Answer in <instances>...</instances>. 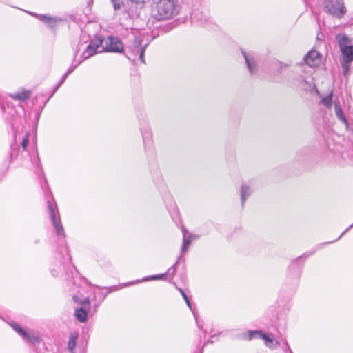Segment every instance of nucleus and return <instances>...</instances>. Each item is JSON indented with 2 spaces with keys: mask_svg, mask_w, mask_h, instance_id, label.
<instances>
[{
  "mask_svg": "<svg viewBox=\"0 0 353 353\" xmlns=\"http://www.w3.org/2000/svg\"><path fill=\"white\" fill-rule=\"evenodd\" d=\"M28 144V135L26 134V137L23 139L21 142V145L23 150H26L27 145Z\"/></svg>",
  "mask_w": 353,
  "mask_h": 353,
  "instance_id": "nucleus-34",
  "label": "nucleus"
},
{
  "mask_svg": "<svg viewBox=\"0 0 353 353\" xmlns=\"http://www.w3.org/2000/svg\"><path fill=\"white\" fill-rule=\"evenodd\" d=\"M166 276V274H157L150 276L149 278H146L144 280L148 281V280H157V279H164Z\"/></svg>",
  "mask_w": 353,
  "mask_h": 353,
  "instance_id": "nucleus-29",
  "label": "nucleus"
},
{
  "mask_svg": "<svg viewBox=\"0 0 353 353\" xmlns=\"http://www.w3.org/2000/svg\"><path fill=\"white\" fill-rule=\"evenodd\" d=\"M208 343H210V341H208V342H206L205 343H204V345H206V344H207Z\"/></svg>",
  "mask_w": 353,
  "mask_h": 353,
  "instance_id": "nucleus-43",
  "label": "nucleus"
},
{
  "mask_svg": "<svg viewBox=\"0 0 353 353\" xmlns=\"http://www.w3.org/2000/svg\"><path fill=\"white\" fill-rule=\"evenodd\" d=\"M299 85H301L305 90L312 92L313 90H315L316 92H318L312 79L308 81L305 79H303L301 80Z\"/></svg>",
  "mask_w": 353,
  "mask_h": 353,
  "instance_id": "nucleus-16",
  "label": "nucleus"
},
{
  "mask_svg": "<svg viewBox=\"0 0 353 353\" xmlns=\"http://www.w3.org/2000/svg\"><path fill=\"white\" fill-rule=\"evenodd\" d=\"M103 45V40L99 37L93 39L91 43L86 47V49L82 54L83 59H87L93 56L96 53L103 52L101 46Z\"/></svg>",
  "mask_w": 353,
  "mask_h": 353,
  "instance_id": "nucleus-9",
  "label": "nucleus"
},
{
  "mask_svg": "<svg viewBox=\"0 0 353 353\" xmlns=\"http://www.w3.org/2000/svg\"><path fill=\"white\" fill-rule=\"evenodd\" d=\"M285 345L286 347V353H293L286 341H285Z\"/></svg>",
  "mask_w": 353,
  "mask_h": 353,
  "instance_id": "nucleus-38",
  "label": "nucleus"
},
{
  "mask_svg": "<svg viewBox=\"0 0 353 353\" xmlns=\"http://www.w3.org/2000/svg\"><path fill=\"white\" fill-rule=\"evenodd\" d=\"M109 289L110 290L106 292V294L110 293L112 291L111 289H112L113 290H117V288L116 286H113V287L110 288Z\"/></svg>",
  "mask_w": 353,
  "mask_h": 353,
  "instance_id": "nucleus-42",
  "label": "nucleus"
},
{
  "mask_svg": "<svg viewBox=\"0 0 353 353\" xmlns=\"http://www.w3.org/2000/svg\"><path fill=\"white\" fill-rule=\"evenodd\" d=\"M306 64L310 67L318 66L321 62V54L315 50H311L305 57Z\"/></svg>",
  "mask_w": 353,
  "mask_h": 353,
  "instance_id": "nucleus-12",
  "label": "nucleus"
},
{
  "mask_svg": "<svg viewBox=\"0 0 353 353\" xmlns=\"http://www.w3.org/2000/svg\"><path fill=\"white\" fill-rule=\"evenodd\" d=\"M199 14H202V13L194 12L192 14L191 19L193 21H196L199 25H203L207 19L205 17L204 19L199 18Z\"/></svg>",
  "mask_w": 353,
  "mask_h": 353,
  "instance_id": "nucleus-25",
  "label": "nucleus"
},
{
  "mask_svg": "<svg viewBox=\"0 0 353 353\" xmlns=\"http://www.w3.org/2000/svg\"><path fill=\"white\" fill-rule=\"evenodd\" d=\"M28 13H29L30 14H31L32 16H34V17H37V19H38V16H39V15H40V14H37V13H34V12H28Z\"/></svg>",
  "mask_w": 353,
  "mask_h": 353,
  "instance_id": "nucleus-41",
  "label": "nucleus"
},
{
  "mask_svg": "<svg viewBox=\"0 0 353 353\" xmlns=\"http://www.w3.org/2000/svg\"><path fill=\"white\" fill-rule=\"evenodd\" d=\"M187 232H188L185 229L183 230V245H182L181 249V253H185L188 251L189 245H190L191 241H192L191 239L188 238L187 234H186Z\"/></svg>",
  "mask_w": 353,
  "mask_h": 353,
  "instance_id": "nucleus-19",
  "label": "nucleus"
},
{
  "mask_svg": "<svg viewBox=\"0 0 353 353\" xmlns=\"http://www.w3.org/2000/svg\"><path fill=\"white\" fill-rule=\"evenodd\" d=\"M78 336L77 334H71L69 338L68 348L70 352H72L77 345V340Z\"/></svg>",
  "mask_w": 353,
  "mask_h": 353,
  "instance_id": "nucleus-22",
  "label": "nucleus"
},
{
  "mask_svg": "<svg viewBox=\"0 0 353 353\" xmlns=\"http://www.w3.org/2000/svg\"><path fill=\"white\" fill-rule=\"evenodd\" d=\"M34 163L36 164L37 165V168H38V171L37 173L39 174V171L42 172H43V169H42V167L41 165V163H40V159L39 157H38V155L36 157V158L34 159Z\"/></svg>",
  "mask_w": 353,
  "mask_h": 353,
  "instance_id": "nucleus-30",
  "label": "nucleus"
},
{
  "mask_svg": "<svg viewBox=\"0 0 353 353\" xmlns=\"http://www.w3.org/2000/svg\"><path fill=\"white\" fill-rule=\"evenodd\" d=\"M38 19L51 28L55 27L57 22L61 21L59 18H53L46 14H40Z\"/></svg>",
  "mask_w": 353,
  "mask_h": 353,
  "instance_id": "nucleus-14",
  "label": "nucleus"
},
{
  "mask_svg": "<svg viewBox=\"0 0 353 353\" xmlns=\"http://www.w3.org/2000/svg\"><path fill=\"white\" fill-rule=\"evenodd\" d=\"M350 63V62H345L343 60L341 61V66L343 68L344 74H345L347 72V71L349 70Z\"/></svg>",
  "mask_w": 353,
  "mask_h": 353,
  "instance_id": "nucleus-31",
  "label": "nucleus"
},
{
  "mask_svg": "<svg viewBox=\"0 0 353 353\" xmlns=\"http://www.w3.org/2000/svg\"><path fill=\"white\" fill-rule=\"evenodd\" d=\"M352 228H353V223L352 225H350L336 239H335V240H334L332 241L324 243H323V245L332 243L333 242H335V241L339 240L343 235H344L350 229H351Z\"/></svg>",
  "mask_w": 353,
  "mask_h": 353,
  "instance_id": "nucleus-32",
  "label": "nucleus"
},
{
  "mask_svg": "<svg viewBox=\"0 0 353 353\" xmlns=\"http://www.w3.org/2000/svg\"><path fill=\"white\" fill-rule=\"evenodd\" d=\"M80 308L75 310L74 316L81 323L86 321L88 317V310L90 308V302L88 298H85L81 302Z\"/></svg>",
  "mask_w": 353,
  "mask_h": 353,
  "instance_id": "nucleus-10",
  "label": "nucleus"
},
{
  "mask_svg": "<svg viewBox=\"0 0 353 353\" xmlns=\"http://www.w3.org/2000/svg\"><path fill=\"white\" fill-rule=\"evenodd\" d=\"M200 353H202V352H200Z\"/></svg>",
  "mask_w": 353,
  "mask_h": 353,
  "instance_id": "nucleus-44",
  "label": "nucleus"
},
{
  "mask_svg": "<svg viewBox=\"0 0 353 353\" xmlns=\"http://www.w3.org/2000/svg\"><path fill=\"white\" fill-rule=\"evenodd\" d=\"M180 6L175 3L174 0H160L152 14L148 20V23H154V21L168 19L176 15L180 10Z\"/></svg>",
  "mask_w": 353,
  "mask_h": 353,
  "instance_id": "nucleus-1",
  "label": "nucleus"
},
{
  "mask_svg": "<svg viewBox=\"0 0 353 353\" xmlns=\"http://www.w3.org/2000/svg\"><path fill=\"white\" fill-rule=\"evenodd\" d=\"M23 338L25 340H26L29 342H31L33 344L39 343L41 341L39 336L30 334V333H28L27 332H26V336H23Z\"/></svg>",
  "mask_w": 353,
  "mask_h": 353,
  "instance_id": "nucleus-23",
  "label": "nucleus"
},
{
  "mask_svg": "<svg viewBox=\"0 0 353 353\" xmlns=\"http://www.w3.org/2000/svg\"><path fill=\"white\" fill-rule=\"evenodd\" d=\"M314 252H315V251H313L312 252L309 253V254L305 253V254H304L303 255H302V256H299V258H297L294 261H293V263H292V265H294L299 259H302V258L306 259V258H307L309 256H310L312 254H313Z\"/></svg>",
  "mask_w": 353,
  "mask_h": 353,
  "instance_id": "nucleus-36",
  "label": "nucleus"
},
{
  "mask_svg": "<svg viewBox=\"0 0 353 353\" xmlns=\"http://www.w3.org/2000/svg\"><path fill=\"white\" fill-rule=\"evenodd\" d=\"M30 97V91H23L21 92H17L15 94H11V97L14 99L24 101L26 99H29Z\"/></svg>",
  "mask_w": 353,
  "mask_h": 353,
  "instance_id": "nucleus-18",
  "label": "nucleus"
},
{
  "mask_svg": "<svg viewBox=\"0 0 353 353\" xmlns=\"http://www.w3.org/2000/svg\"><path fill=\"white\" fill-rule=\"evenodd\" d=\"M261 338L264 340L265 345L270 348L275 349L279 345V342L276 340H274V336L272 334H265L259 330L248 331L247 333L243 335V339L251 340L253 338Z\"/></svg>",
  "mask_w": 353,
  "mask_h": 353,
  "instance_id": "nucleus-5",
  "label": "nucleus"
},
{
  "mask_svg": "<svg viewBox=\"0 0 353 353\" xmlns=\"http://www.w3.org/2000/svg\"><path fill=\"white\" fill-rule=\"evenodd\" d=\"M121 0H111L112 3H113L114 10H119L122 5L120 4V1Z\"/></svg>",
  "mask_w": 353,
  "mask_h": 353,
  "instance_id": "nucleus-35",
  "label": "nucleus"
},
{
  "mask_svg": "<svg viewBox=\"0 0 353 353\" xmlns=\"http://www.w3.org/2000/svg\"><path fill=\"white\" fill-rule=\"evenodd\" d=\"M253 190L250 185L247 183H243L240 188L241 202L242 207L244 206L245 201L251 196Z\"/></svg>",
  "mask_w": 353,
  "mask_h": 353,
  "instance_id": "nucleus-13",
  "label": "nucleus"
},
{
  "mask_svg": "<svg viewBox=\"0 0 353 353\" xmlns=\"http://www.w3.org/2000/svg\"><path fill=\"white\" fill-rule=\"evenodd\" d=\"M148 45V42L143 43V35L141 33L139 35H132V38L129 39L125 48L126 57L132 61L140 60L141 63H145L144 54Z\"/></svg>",
  "mask_w": 353,
  "mask_h": 353,
  "instance_id": "nucleus-2",
  "label": "nucleus"
},
{
  "mask_svg": "<svg viewBox=\"0 0 353 353\" xmlns=\"http://www.w3.org/2000/svg\"><path fill=\"white\" fill-rule=\"evenodd\" d=\"M180 258L181 256H179L178 260L175 262V263L168 270L167 272L165 273L166 276H169L171 277H173L174 276L176 271V265L179 263Z\"/></svg>",
  "mask_w": 353,
  "mask_h": 353,
  "instance_id": "nucleus-26",
  "label": "nucleus"
},
{
  "mask_svg": "<svg viewBox=\"0 0 353 353\" xmlns=\"http://www.w3.org/2000/svg\"><path fill=\"white\" fill-rule=\"evenodd\" d=\"M120 4L122 5V6H121L119 10H114L116 12L125 13L130 19L138 16L139 6L138 1L121 0Z\"/></svg>",
  "mask_w": 353,
  "mask_h": 353,
  "instance_id": "nucleus-8",
  "label": "nucleus"
},
{
  "mask_svg": "<svg viewBox=\"0 0 353 353\" xmlns=\"http://www.w3.org/2000/svg\"><path fill=\"white\" fill-rule=\"evenodd\" d=\"M177 289L180 292V293H181V296H183L184 301H185L188 307L192 311L191 303H190L187 294H185V292L183 291V290H182L180 288H177Z\"/></svg>",
  "mask_w": 353,
  "mask_h": 353,
  "instance_id": "nucleus-27",
  "label": "nucleus"
},
{
  "mask_svg": "<svg viewBox=\"0 0 353 353\" xmlns=\"http://www.w3.org/2000/svg\"><path fill=\"white\" fill-rule=\"evenodd\" d=\"M188 239H191V241H193L196 239H197L199 236H196V235H193V234H189L188 236H187Z\"/></svg>",
  "mask_w": 353,
  "mask_h": 353,
  "instance_id": "nucleus-40",
  "label": "nucleus"
},
{
  "mask_svg": "<svg viewBox=\"0 0 353 353\" xmlns=\"http://www.w3.org/2000/svg\"><path fill=\"white\" fill-rule=\"evenodd\" d=\"M142 137L144 144H146L148 142H150L152 138V133L150 130H145L142 132Z\"/></svg>",
  "mask_w": 353,
  "mask_h": 353,
  "instance_id": "nucleus-28",
  "label": "nucleus"
},
{
  "mask_svg": "<svg viewBox=\"0 0 353 353\" xmlns=\"http://www.w3.org/2000/svg\"><path fill=\"white\" fill-rule=\"evenodd\" d=\"M343 60L345 62H352L353 61V46H350L343 50H341Z\"/></svg>",
  "mask_w": 353,
  "mask_h": 353,
  "instance_id": "nucleus-17",
  "label": "nucleus"
},
{
  "mask_svg": "<svg viewBox=\"0 0 353 353\" xmlns=\"http://www.w3.org/2000/svg\"><path fill=\"white\" fill-rule=\"evenodd\" d=\"M10 325L14 330L21 337L26 336V332L23 330L16 322H11Z\"/></svg>",
  "mask_w": 353,
  "mask_h": 353,
  "instance_id": "nucleus-24",
  "label": "nucleus"
},
{
  "mask_svg": "<svg viewBox=\"0 0 353 353\" xmlns=\"http://www.w3.org/2000/svg\"><path fill=\"white\" fill-rule=\"evenodd\" d=\"M72 300H73L75 303H79L80 305H81V302L82 301H80V300H79V299L78 298V296H76V295H74V296H72Z\"/></svg>",
  "mask_w": 353,
  "mask_h": 353,
  "instance_id": "nucleus-39",
  "label": "nucleus"
},
{
  "mask_svg": "<svg viewBox=\"0 0 353 353\" xmlns=\"http://www.w3.org/2000/svg\"><path fill=\"white\" fill-rule=\"evenodd\" d=\"M64 256H57L56 261L52 264L51 273L53 276H65L70 277V274L73 275V272L76 271L75 267L71 263V256L67 249L65 250Z\"/></svg>",
  "mask_w": 353,
  "mask_h": 353,
  "instance_id": "nucleus-3",
  "label": "nucleus"
},
{
  "mask_svg": "<svg viewBox=\"0 0 353 353\" xmlns=\"http://www.w3.org/2000/svg\"><path fill=\"white\" fill-rule=\"evenodd\" d=\"M80 63H81V61H80V62H79V63H78V64H77L76 65H74V67H72V66H71V67H70V68H69V69H68V72H67L65 74H68V75L69 74H70L71 72H73V70L76 68V67H77L79 64H80Z\"/></svg>",
  "mask_w": 353,
  "mask_h": 353,
  "instance_id": "nucleus-37",
  "label": "nucleus"
},
{
  "mask_svg": "<svg viewBox=\"0 0 353 353\" xmlns=\"http://www.w3.org/2000/svg\"><path fill=\"white\" fill-rule=\"evenodd\" d=\"M338 43H339V46L340 48L341 51L343 50L344 49H345L350 46H352L351 45V41L345 36H343V37L339 38Z\"/></svg>",
  "mask_w": 353,
  "mask_h": 353,
  "instance_id": "nucleus-20",
  "label": "nucleus"
},
{
  "mask_svg": "<svg viewBox=\"0 0 353 353\" xmlns=\"http://www.w3.org/2000/svg\"><path fill=\"white\" fill-rule=\"evenodd\" d=\"M324 10L326 12L339 18H341L346 11L343 0L326 1Z\"/></svg>",
  "mask_w": 353,
  "mask_h": 353,
  "instance_id": "nucleus-6",
  "label": "nucleus"
},
{
  "mask_svg": "<svg viewBox=\"0 0 353 353\" xmlns=\"http://www.w3.org/2000/svg\"><path fill=\"white\" fill-rule=\"evenodd\" d=\"M247 68L250 74H256L258 71L257 63L253 53L241 50Z\"/></svg>",
  "mask_w": 353,
  "mask_h": 353,
  "instance_id": "nucleus-11",
  "label": "nucleus"
},
{
  "mask_svg": "<svg viewBox=\"0 0 353 353\" xmlns=\"http://www.w3.org/2000/svg\"><path fill=\"white\" fill-rule=\"evenodd\" d=\"M332 92H331L327 96L323 97L321 101V103H322L325 107L328 109L332 108Z\"/></svg>",
  "mask_w": 353,
  "mask_h": 353,
  "instance_id": "nucleus-21",
  "label": "nucleus"
},
{
  "mask_svg": "<svg viewBox=\"0 0 353 353\" xmlns=\"http://www.w3.org/2000/svg\"><path fill=\"white\" fill-rule=\"evenodd\" d=\"M103 52H121L123 50V44L118 37L109 36L106 39H102Z\"/></svg>",
  "mask_w": 353,
  "mask_h": 353,
  "instance_id": "nucleus-7",
  "label": "nucleus"
},
{
  "mask_svg": "<svg viewBox=\"0 0 353 353\" xmlns=\"http://www.w3.org/2000/svg\"><path fill=\"white\" fill-rule=\"evenodd\" d=\"M47 207L50 214V220L56 231L57 235L59 236H65L64 229L61 224L59 214L57 209V205L54 199H48Z\"/></svg>",
  "mask_w": 353,
  "mask_h": 353,
  "instance_id": "nucleus-4",
  "label": "nucleus"
},
{
  "mask_svg": "<svg viewBox=\"0 0 353 353\" xmlns=\"http://www.w3.org/2000/svg\"><path fill=\"white\" fill-rule=\"evenodd\" d=\"M68 74H64L60 80L59 83L57 85V86L54 88V92H56V90L59 88V87L65 81L66 78L68 77Z\"/></svg>",
  "mask_w": 353,
  "mask_h": 353,
  "instance_id": "nucleus-33",
  "label": "nucleus"
},
{
  "mask_svg": "<svg viewBox=\"0 0 353 353\" xmlns=\"http://www.w3.org/2000/svg\"><path fill=\"white\" fill-rule=\"evenodd\" d=\"M334 110H335V114H336V117L338 118L339 120H340L343 123L347 124V119L343 114V110L340 105L339 102L334 101Z\"/></svg>",
  "mask_w": 353,
  "mask_h": 353,
  "instance_id": "nucleus-15",
  "label": "nucleus"
}]
</instances>
